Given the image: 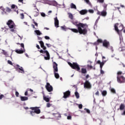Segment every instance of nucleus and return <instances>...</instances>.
Masks as SVG:
<instances>
[{
  "label": "nucleus",
  "instance_id": "473e14b6",
  "mask_svg": "<svg viewBox=\"0 0 125 125\" xmlns=\"http://www.w3.org/2000/svg\"><path fill=\"white\" fill-rule=\"evenodd\" d=\"M119 29H120V31H123V30H124V25L121 24V25L119 26Z\"/></svg>",
  "mask_w": 125,
  "mask_h": 125
},
{
  "label": "nucleus",
  "instance_id": "39448f33",
  "mask_svg": "<svg viewBox=\"0 0 125 125\" xmlns=\"http://www.w3.org/2000/svg\"><path fill=\"white\" fill-rule=\"evenodd\" d=\"M39 51L40 53H46V55L47 57H44L45 60H49V59H50V55H49V53L47 50L43 51V50L41 49Z\"/></svg>",
  "mask_w": 125,
  "mask_h": 125
},
{
  "label": "nucleus",
  "instance_id": "09e8293b",
  "mask_svg": "<svg viewBox=\"0 0 125 125\" xmlns=\"http://www.w3.org/2000/svg\"><path fill=\"white\" fill-rule=\"evenodd\" d=\"M84 110H86V111L87 113H88V114H90V110H89V109L84 108Z\"/></svg>",
  "mask_w": 125,
  "mask_h": 125
},
{
  "label": "nucleus",
  "instance_id": "c756f323",
  "mask_svg": "<svg viewBox=\"0 0 125 125\" xmlns=\"http://www.w3.org/2000/svg\"><path fill=\"white\" fill-rule=\"evenodd\" d=\"M1 10L3 11V12H2L3 14H4V13L6 14V9H5L3 7H2Z\"/></svg>",
  "mask_w": 125,
  "mask_h": 125
},
{
  "label": "nucleus",
  "instance_id": "20e7f679",
  "mask_svg": "<svg viewBox=\"0 0 125 125\" xmlns=\"http://www.w3.org/2000/svg\"><path fill=\"white\" fill-rule=\"evenodd\" d=\"M6 24L8 26L10 29H12L10 30L11 32H14V29H13V28H14L15 24L14 22H13V21L10 20L8 21Z\"/></svg>",
  "mask_w": 125,
  "mask_h": 125
},
{
  "label": "nucleus",
  "instance_id": "72a5a7b5",
  "mask_svg": "<svg viewBox=\"0 0 125 125\" xmlns=\"http://www.w3.org/2000/svg\"><path fill=\"white\" fill-rule=\"evenodd\" d=\"M104 64H105V63L104 62H102L100 64L101 69H102V68H103V66H104Z\"/></svg>",
  "mask_w": 125,
  "mask_h": 125
},
{
  "label": "nucleus",
  "instance_id": "5fc2aeb1",
  "mask_svg": "<svg viewBox=\"0 0 125 125\" xmlns=\"http://www.w3.org/2000/svg\"><path fill=\"white\" fill-rule=\"evenodd\" d=\"M79 109H83V104H79Z\"/></svg>",
  "mask_w": 125,
  "mask_h": 125
},
{
  "label": "nucleus",
  "instance_id": "9d476101",
  "mask_svg": "<svg viewBox=\"0 0 125 125\" xmlns=\"http://www.w3.org/2000/svg\"><path fill=\"white\" fill-rule=\"evenodd\" d=\"M109 45H110V42L107 40H104L103 42V46L106 48H108V47H109Z\"/></svg>",
  "mask_w": 125,
  "mask_h": 125
},
{
  "label": "nucleus",
  "instance_id": "a211bd4d",
  "mask_svg": "<svg viewBox=\"0 0 125 125\" xmlns=\"http://www.w3.org/2000/svg\"><path fill=\"white\" fill-rule=\"evenodd\" d=\"M118 25H119V23H116L114 25L115 30V31H116V32H117V33H119V32H120V30H119V28H118Z\"/></svg>",
  "mask_w": 125,
  "mask_h": 125
},
{
  "label": "nucleus",
  "instance_id": "338daca9",
  "mask_svg": "<svg viewBox=\"0 0 125 125\" xmlns=\"http://www.w3.org/2000/svg\"><path fill=\"white\" fill-rule=\"evenodd\" d=\"M24 95H25V96H27V95H28V90H27V91L25 92Z\"/></svg>",
  "mask_w": 125,
  "mask_h": 125
},
{
  "label": "nucleus",
  "instance_id": "b1692460",
  "mask_svg": "<svg viewBox=\"0 0 125 125\" xmlns=\"http://www.w3.org/2000/svg\"><path fill=\"white\" fill-rule=\"evenodd\" d=\"M30 115L32 117H35V116H36V112H35V111L34 110L30 111Z\"/></svg>",
  "mask_w": 125,
  "mask_h": 125
},
{
  "label": "nucleus",
  "instance_id": "c85d7f7f",
  "mask_svg": "<svg viewBox=\"0 0 125 125\" xmlns=\"http://www.w3.org/2000/svg\"><path fill=\"white\" fill-rule=\"evenodd\" d=\"M43 99L46 102H48L49 101V98L46 97H43Z\"/></svg>",
  "mask_w": 125,
  "mask_h": 125
},
{
  "label": "nucleus",
  "instance_id": "5701e85b",
  "mask_svg": "<svg viewBox=\"0 0 125 125\" xmlns=\"http://www.w3.org/2000/svg\"><path fill=\"white\" fill-rule=\"evenodd\" d=\"M125 109V104H121L120 105V110L121 111Z\"/></svg>",
  "mask_w": 125,
  "mask_h": 125
},
{
  "label": "nucleus",
  "instance_id": "aec40b11",
  "mask_svg": "<svg viewBox=\"0 0 125 125\" xmlns=\"http://www.w3.org/2000/svg\"><path fill=\"white\" fill-rule=\"evenodd\" d=\"M81 73L82 74H86L87 73V71L86 68H82L81 69Z\"/></svg>",
  "mask_w": 125,
  "mask_h": 125
},
{
  "label": "nucleus",
  "instance_id": "7ed1b4c3",
  "mask_svg": "<svg viewBox=\"0 0 125 125\" xmlns=\"http://www.w3.org/2000/svg\"><path fill=\"white\" fill-rule=\"evenodd\" d=\"M68 64L69 66L73 69V70H76L78 72H80L81 71V67L77 62H73V63L71 62H68Z\"/></svg>",
  "mask_w": 125,
  "mask_h": 125
},
{
  "label": "nucleus",
  "instance_id": "c9c22d12",
  "mask_svg": "<svg viewBox=\"0 0 125 125\" xmlns=\"http://www.w3.org/2000/svg\"><path fill=\"white\" fill-rule=\"evenodd\" d=\"M6 12H10V11H11V9H10L8 7H7L6 9Z\"/></svg>",
  "mask_w": 125,
  "mask_h": 125
},
{
  "label": "nucleus",
  "instance_id": "a878e982",
  "mask_svg": "<svg viewBox=\"0 0 125 125\" xmlns=\"http://www.w3.org/2000/svg\"><path fill=\"white\" fill-rule=\"evenodd\" d=\"M17 44H20L21 47H22L21 49H25V47L24 46V43H21L20 44V43H17Z\"/></svg>",
  "mask_w": 125,
  "mask_h": 125
},
{
  "label": "nucleus",
  "instance_id": "423d86ee",
  "mask_svg": "<svg viewBox=\"0 0 125 125\" xmlns=\"http://www.w3.org/2000/svg\"><path fill=\"white\" fill-rule=\"evenodd\" d=\"M117 82L119 83H125V78L123 76H117Z\"/></svg>",
  "mask_w": 125,
  "mask_h": 125
},
{
  "label": "nucleus",
  "instance_id": "ea45409f",
  "mask_svg": "<svg viewBox=\"0 0 125 125\" xmlns=\"http://www.w3.org/2000/svg\"><path fill=\"white\" fill-rule=\"evenodd\" d=\"M2 54H4V55H7V52L4 50H2Z\"/></svg>",
  "mask_w": 125,
  "mask_h": 125
},
{
  "label": "nucleus",
  "instance_id": "4d7b16f0",
  "mask_svg": "<svg viewBox=\"0 0 125 125\" xmlns=\"http://www.w3.org/2000/svg\"><path fill=\"white\" fill-rule=\"evenodd\" d=\"M45 45L47 46V47H51V44L46 43Z\"/></svg>",
  "mask_w": 125,
  "mask_h": 125
},
{
  "label": "nucleus",
  "instance_id": "4c0bfd02",
  "mask_svg": "<svg viewBox=\"0 0 125 125\" xmlns=\"http://www.w3.org/2000/svg\"><path fill=\"white\" fill-rule=\"evenodd\" d=\"M52 115L53 116H54V115H56L57 117H58V118H59V117H61V115H60V114L59 113H57V114L53 113Z\"/></svg>",
  "mask_w": 125,
  "mask_h": 125
},
{
  "label": "nucleus",
  "instance_id": "bf43d9fd",
  "mask_svg": "<svg viewBox=\"0 0 125 125\" xmlns=\"http://www.w3.org/2000/svg\"><path fill=\"white\" fill-rule=\"evenodd\" d=\"M95 95H97V96H99V91H97L95 93Z\"/></svg>",
  "mask_w": 125,
  "mask_h": 125
},
{
  "label": "nucleus",
  "instance_id": "8fccbe9b",
  "mask_svg": "<svg viewBox=\"0 0 125 125\" xmlns=\"http://www.w3.org/2000/svg\"><path fill=\"white\" fill-rule=\"evenodd\" d=\"M21 19H24V14H21Z\"/></svg>",
  "mask_w": 125,
  "mask_h": 125
},
{
  "label": "nucleus",
  "instance_id": "2f4dec72",
  "mask_svg": "<svg viewBox=\"0 0 125 125\" xmlns=\"http://www.w3.org/2000/svg\"><path fill=\"white\" fill-rule=\"evenodd\" d=\"M68 16H69V18H70V19H73V14L69 13H68Z\"/></svg>",
  "mask_w": 125,
  "mask_h": 125
},
{
  "label": "nucleus",
  "instance_id": "2eb2a0df",
  "mask_svg": "<svg viewBox=\"0 0 125 125\" xmlns=\"http://www.w3.org/2000/svg\"><path fill=\"white\" fill-rule=\"evenodd\" d=\"M39 43H40L41 47L43 49V50H46V47L44 46V43H43V42L42 41H39Z\"/></svg>",
  "mask_w": 125,
  "mask_h": 125
},
{
  "label": "nucleus",
  "instance_id": "6e6d98bb",
  "mask_svg": "<svg viewBox=\"0 0 125 125\" xmlns=\"http://www.w3.org/2000/svg\"><path fill=\"white\" fill-rule=\"evenodd\" d=\"M44 39H45V40H50V38H49V37L46 36H45L44 37Z\"/></svg>",
  "mask_w": 125,
  "mask_h": 125
},
{
  "label": "nucleus",
  "instance_id": "37998d69",
  "mask_svg": "<svg viewBox=\"0 0 125 125\" xmlns=\"http://www.w3.org/2000/svg\"><path fill=\"white\" fill-rule=\"evenodd\" d=\"M51 104H50V103H47L46 107L47 108H49V107H51Z\"/></svg>",
  "mask_w": 125,
  "mask_h": 125
},
{
  "label": "nucleus",
  "instance_id": "f03ea898",
  "mask_svg": "<svg viewBox=\"0 0 125 125\" xmlns=\"http://www.w3.org/2000/svg\"><path fill=\"white\" fill-rule=\"evenodd\" d=\"M53 68L55 78L59 79V74L57 73L58 72V64L55 62H53Z\"/></svg>",
  "mask_w": 125,
  "mask_h": 125
},
{
  "label": "nucleus",
  "instance_id": "6ab92c4d",
  "mask_svg": "<svg viewBox=\"0 0 125 125\" xmlns=\"http://www.w3.org/2000/svg\"><path fill=\"white\" fill-rule=\"evenodd\" d=\"M21 101H27L28 100V97H21Z\"/></svg>",
  "mask_w": 125,
  "mask_h": 125
},
{
  "label": "nucleus",
  "instance_id": "e433bc0d",
  "mask_svg": "<svg viewBox=\"0 0 125 125\" xmlns=\"http://www.w3.org/2000/svg\"><path fill=\"white\" fill-rule=\"evenodd\" d=\"M87 67L88 69H90V70H91V69L93 68V67L92 65H90L89 64H87Z\"/></svg>",
  "mask_w": 125,
  "mask_h": 125
},
{
  "label": "nucleus",
  "instance_id": "c03bdc74",
  "mask_svg": "<svg viewBox=\"0 0 125 125\" xmlns=\"http://www.w3.org/2000/svg\"><path fill=\"white\" fill-rule=\"evenodd\" d=\"M89 13H94V11L92 9H90L88 10Z\"/></svg>",
  "mask_w": 125,
  "mask_h": 125
},
{
  "label": "nucleus",
  "instance_id": "603ef678",
  "mask_svg": "<svg viewBox=\"0 0 125 125\" xmlns=\"http://www.w3.org/2000/svg\"><path fill=\"white\" fill-rule=\"evenodd\" d=\"M15 95L17 97H18V96H19V93L17 91H16Z\"/></svg>",
  "mask_w": 125,
  "mask_h": 125
},
{
  "label": "nucleus",
  "instance_id": "7c9ffc66",
  "mask_svg": "<svg viewBox=\"0 0 125 125\" xmlns=\"http://www.w3.org/2000/svg\"><path fill=\"white\" fill-rule=\"evenodd\" d=\"M97 42L99 44L103 43V41L102 39H98Z\"/></svg>",
  "mask_w": 125,
  "mask_h": 125
},
{
  "label": "nucleus",
  "instance_id": "1a4fd4ad",
  "mask_svg": "<svg viewBox=\"0 0 125 125\" xmlns=\"http://www.w3.org/2000/svg\"><path fill=\"white\" fill-rule=\"evenodd\" d=\"M30 109L34 111L37 114H41V109L38 107H31Z\"/></svg>",
  "mask_w": 125,
  "mask_h": 125
},
{
  "label": "nucleus",
  "instance_id": "052dcab7",
  "mask_svg": "<svg viewBox=\"0 0 125 125\" xmlns=\"http://www.w3.org/2000/svg\"><path fill=\"white\" fill-rule=\"evenodd\" d=\"M97 14L98 15H101V12H100L99 11H98L97 12Z\"/></svg>",
  "mask_w": 125,
  "mask_h": 125
},
{
  "label": "nucleus",
  "instance_id": "680f3d73",
  "mask_svg": "<svg viewBox=\"0 0 125 125\" xmlns=\"http://www.w3.org/2000/svg\"><path fill=\"white\" fill-rule=\"evenodd\" d=\"M94 45H98V44H99V43H98V42H97V41L94 43Z\"/></svg>",
  "mask_w": 125,
  "mask_h": 125
},
{
  "label": "nucleus",
  "instance_id": "a18cd8bd",
  "mask_svg": "<svg viewBox=\"0 0 125 125\" xmlns=\"http://www.w3.org/2000/svg\"><path fill=\"white\" fill-rule=\"evenodd\" d=\"M123 74V72L122 71H118L117 72V76H120V75H122Z\"/></svg>",
  "mask_w": 125,
  "mask_h": 125
},
{
  "label": "nucleus",
  "instance_id": "79ce46f5",
  "mask_svg": "<svg viewBox=\"0 0 125 125\" xmlns=\"http://www.w3.org/2000/svg\"><path fill=\"white\" fill-rule=\"evenodd\" d=\"M41 16H42V17H45V16H46L45 14L43 12L41 13Z\"/></svg>",
  "mask_w": 125,
  "mask_h": 125
},
{
  "label": "nucleus",
  "instance_id": "f3484780",
  "mask_svg": "<svg viewBox=\"0 0 125 125\" xmlns=\"http://www.w3.org/2000/svg\"><path fill=\"white\" fill-rule=\"evenodd\" d=\"M79 13H80L81 15H84V14H86V13H87V10H82L79 12Z\"/></svg>",
  "mask_w": 125,
  "mask_h": 125
},
{
  "label": "nucleus",
  "instance_id": "0eeeda50",
  "mask_svg": "<svg viewBox=\"0 0 125 125\" xmlns=\"http://www.w3.org/2000/svg\"><path fill=\"white\" fill-rule=\"evenodd\" d=\"M92 87L91 84L88 80H86L84 83V88H87V89H90Z\"/></svg>",
  "mask_w": 125,
  "mask_h": 125
},
{
  "label": "nucleus",
  "instance_id": "e2e57ef3",
  "mask_svg": "<svg viewBox=\"0 0 125 125\" xmlns=\"http://www.w3.org/2000/svg\"><path fill=\"white\" fill-rule=\"evenodd\" d=\"M89 78V75L87 74V75H86V76H85L86 80L87 79H88ZM86 80H85V81H86Z\"/></svg>",
  "mask_w": 125,
  "mask_h": 125
},
{
  "label": "nucleus",
  "instance_id": "bb28decb",
  "mask_svg": "<svg viewBox=\"0 0 125 125\" xmlns=\"http://www.w3.org/2000/svg\"><path fill=\"white\" fill-rule=\"evenodd\" d=\"M102 94L103 96H106V95H107V91L104 90L102 92Z\"/></svg>",
  "mask_w": 125,
  "mask_h": 125
},
{
  "label": "nucleus",
  "instance_id": "6e6552de",
  "mask_svg": "<svg viewBox=\"0 0 125 125\" xmlns=\"http://www.w3.org/2000/svg\"><path fill=\"white\" fill-rule=\"evenodd\" d=\"M45 88L46 89H47L48 92H51V91H53V87L48 83H46V85H45Z\"/></svg>",
  "mask_w": 125,
  "mask_h": 125
},
{
  "label": "nucleus",
  "instance_id": "864d4df0",
  "mask_svg": "<svg viewBox=\"0 0 125 125\" xmlns=\"http://www.w3.org/2000/svg\"><path fill=\"white\" fill-rule=\"evenodd\" d=\"M67 120H71L72 119V116L71 115L68 116L67 117Z\"/></svg>",
  "mask_w": 125,
  "mask_h": 125
},
{
  "label": "nucleus",
  "instance_id": "0e129e2a",
  "mask_svg": "<svg viewBox=\"0 0 125 125\" xmlns=\"http://www.w3.org/2000/svg\"><path fill=\"white\" fill-rule=\"evenodd\" d=\"M101 74L103 75L104 74V71L102 70V69H101Z\"/></svg>",
  "mask_w": 125,
  "mask_h": 125
},
{
  "label": "nucleus",
  "instance_id": "13d9d810",
  "mask_svg": "<svg viewBox=\"0 0 125 125\" xmlns=\"http://www.w3.org/2000/svg\"><path fill=\"white\" fill-rule=\"evenodd\" d=\"M8 63L10 64V65H12V62L11 61L8 60Z\"/></svg>",
  "mask_w": 125,
  "mask_h": 125
},
{
  "label": "nucleus",
  "instance_id": "f704fd0d",
  "mask_svg": "<svg viewBox=\"0 0 125 125\" xmlns=\"http://www.w3.org/2000/svg\"><path fill=\"white\" fill-rule=\"evenodd\" d=\"M110 91L111 92H112V93H116V90H115V89L112 88L111 89H110Z\"/></svg>",
  "mask_w": 125,
  "mask_h": 125
},
{
  "label": "nucleus",
  "instance_id": "cd10ccee",
  "mask_svg": "<svg viewBox=\"0 0 125 125\" xmlns=\"http://www.w3.org/2000/svg\"><path fill=\"white\" fill-rule=\"evenodd\" d=\"M84 1H85V2H86V3H87V4H88L89 5H91V3L89 1V0H84Z\"/></svg>",
  "mask_w": 125,
  "mask_h": 125
},
{
  "label": "nucleus",
  "instance_id": "f8f14e48",
  "mask_svg": "<svg viewBox=\"0 0 125 125\" xmlns=\"http://www.w3.org/2000/svg\"><path fill=\"white\" fill-rule=\"evenodd\" d=\"M70 95H71V92H70L69 90L63 93V98L66 99V98H68Z\"/></svg>",
  "mask_w": 125,
  "mask_h": 125
},
{
  "label": "nucleus",
  "instance_id": "58836bf2",
  "mask_svg": "<svg viewBox=\"0 0 125 125\" xmlns=\"http://www.w3.org/2000/svg\"><path fill=\"white\" fill-rule=\"evenodd\" d=\"M98 2L100 3H103L104 2V0H97Z\"/></svg>",
  "mask_w": 125,
  "mask_h": 125
},
{
  "label": "nucleus",
  "instance_id": "4468645a",
  "mask_svg": "<svg viewBox=\"0 0 125 125\" xmlns=\"http://www.w3.org/2000/svg\"><path fill=\"white\" fill-rule=\"evenodd\" d=\"M25 51H26V50L22 49H21V50L17 49L15 50V52H16L18 54H22V53H24V52H25Z\"/></svg>",
  "mask_w": 125,
  "mask_h": 125
},
{
  "label": "nucleus",
  "instance_id": "f257e3e1",
  "mask_svg": "<svg viewBox=\"0 0 125 125\" xmlns=\"http://www.w3.org/2000/svg\"><path fill=\"white\" fill-rule=\"evenodd\" d=\"M71 23L74 25V26L77 27L78 29L69 28V30H70V31H72V32L76 34L79 33L80 35H86V34H87V28H88L87 24L79 22L78 21H72Z\"/></svg>",
  "mask_w": 125,
  "mask_h": 125
},
{
  "label": "nucleus",
  "instance_id": "393cba45",
  "mask_svg": "<svg viewBox=\"0 0 125 125\" xmlns=\"http://www.w3.org/2000/svg\"><path fill=\"white\" fill-rule=\"evenodd\" d=\"M75 95L77 99H79V98H80V94H79V92H78L77 91L75 92Z\"/></svg>",
  "mask_w": 125,
  "mask_h": 125
},
{
  "label": "nucleus",
  "instance_id": "ddd939ff",
  "mask_svg": "<svg viewBox=\"0 0 125 125\" xmlns=\"http://www.w3.org/2000/svg\"><path fill=\"white\" fill-rule=\"evenodd\" d=\"M54 21L55 26L56 27V28H58V27H59V21L57 17L54 18Z\"/></svg>",
  "mask_w": 125,
  "mask_h": 125
},
{
  "label": "nucleus",
  "instance_id": "774afa93",
  "mask_svg": "<svg viewBox=\"0 0 125 125\" xmlns=\"http://www.w3.org/2000/svg\"><path fill=\"white\" fill-rule=\"evenodd\" d=\"M101 63V62L100 60L98 61L97 62V64H100Z\"/></svg>",
  "mask_w": 125,
  "mask_h": 125
},
{
  "label": "nucleus",
  "instance_id": "a19ab883",
  "mask_svg": "<svg viewBox=\"0 0 125 125\" xmlns=\"http://www.w3.org/2000/svg\"><path fill=\"white\" fill-rule=\"evenodd\" d=\"M32 21H33L34 24H35V26H36V27H38V23L35 21V20H32Z\"/></svg>",
  "mask_w": 125,
  "mask_h": 125
},
{
  "label": "nucleus",
  "instance_id": "412c9836",
  "mask_svg": "<svg viewBox=\"0 0 125 125\" xmlns=\"http://www.w3.org/2000/svg\"><path fill=\"white\" fill-rule=\"evenodd\" d=\"M70 7H71V8H72V9H77V6L73 3H71Z\"/></svg>",
  "mask_w": 125,
  "mask_h": 125
},
{
  "label": "nucleus",
  "instance_id": "4be33fe9",
  "mask_svg": "<svg viewBox=\"0 0 125 125\" xmlns=\"http://www.w3.org/2000/svg\"><path fill=\"white\" fill-rule=\"evenodd\" d=\"M35 33L38 35V36H41V35H42V32L39 30H35Z\"/></svg>",
  "mask_w": 125,
  "mask_h": 125
},
{
  "label": "nucleus",
  "instance_id": "de8ad7c7",
  "mask_svg": "<svg viewBox=\"0 0 125 125\" xmlns=\"http://www.w3.org/2000/svg\"><path fill=\"white\" fill-rule=\"evenodd\" d=\"M104 10H106L107 9V4H104Z\"/></svg>",
  "mask_w": 125,
  "mask_h": 125
},
{
  "label": "nucleus",
  "instance_id": "dca6fc26",
  "mask_svg": "<svg viewBox=\"0 0 125 125\" xmlns=\"http://www.w3.org/2000/svg\"><path fill=\"white\" fill-rule=\"evenodd\" d=\"M101 16L106 17V16H107V12L105 10H103L101 12Z\"/></svg>",
  "mask_w": 125,
  "mask_h": 125
},
{
  "label": "nucleus",
  "instance_id": "3c124183",
  "mask_svg": "<svg viewBox=\"0 0 125 125\" xmlns=\"http://www.w3.org/2000/svg\"><path fill=\"white\" fill-rule=\"evenodd\" d=\"M3 97H4V95L1 94L0 95V100H1V99H2V98H3Z\"/></svg>",
  "mask_w": 125,
  "mask_h": 125
},
{
  "label": "nucleus",
  "instance_id": "69168bd1",
  "mask_svg": "<svg viewBox=\"0 0 125 125\" xmlns=\"http://www.w3.org/2000/svg\"><path fill=\"white\" fill-rule=\"evenodd\" d=\"M11 8H15V5L12 4L11 6Z\"/></svg>",
  "mask_w": 125,
  "mask_h": 125
},
{
  "label": "nucleus",
  "instance_id": "9b49d317",
  "mask_svg": "<svg viewBox=\"0 0 125 125\" xmlns=\"http://www.w3.org/2000/svg\"><path fill=\"white\" fill-rule=\"evenodd\" d=\"M15 69L16 70H20V73H25V71H24V69H23V67H21L19 65L17 64L15 67Z\"/></svg>",
  "mask_w": 125,
  "mask_h": 125
},
{
  "label": "nucleus",
  "instance_id": "49530a36",
  "mask_svg": "<svg viewBox=\"0 0 125 125\" xmlns=\"http://www.w3.org/2000/svg\"><path fill=\"white\" fill-rule=\"evenodd\" d=\"M61 28L62 30H63V31H66V27L61 26Z\"/></svg>",
  "mask_w": 125,
  "mask_h": 125
}]
</instances>
